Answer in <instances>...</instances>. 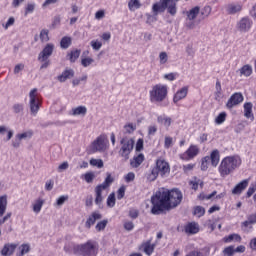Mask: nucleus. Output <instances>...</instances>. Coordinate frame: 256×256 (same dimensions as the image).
Wrapping results in <instances>:
<instances>
[{"label":"nucleus","instance_id":"1","mask_svg":"<svg viewBox=\"0 0 256 256\" xmlns=\"http://www.w3.org/2000/svg\"><path fill=\"white\" fill-rule=\"evenodd\" d=\"M183 201V194L177 189L158 191L151 198L153 205L151 213L153 215H159L162 211H169V209H175Z\"/></svg>","mask_w":256,"mask_h":256},{"label":"nucleus","instance_id":"2","mask_svg":"<svg viewBox=\"0 0 256 256\" xmlns=\"http://www.w3.org/2000/svg\"><path fill=\"white\" fill-rule=\"evenodd\" d=\"M99 250L97 242L88 240L84 244H75V242H67L64 246L65 253H73L82 256H97Z\"/></svg>","mask_w":256,"mask_h":256},{"label":"nucleus","instance_id":"3","mask_svg":"<svg viewBox=\"0 0 256 256\" xmlns=\"http://www.w3.org/2000/svg\"><path fill=\"white\" fill-rule=\"evenodd\" d=\"M171 173V166L164 158H158L155 160L154 166L150 168V171L146 174L147 181H157L159 177H167Z\"/></svg>","mask_w":256,"mask_h":256},{"label":"nucleus","instance_id":"4","mask_svg":"<svg viewBox=\"0 0 256 256\" xmlns=\"http://www.w3.org/2000/svg\"><path fill=\"white\" fill-rule=\"evenodd\" d=\"M241 157L239 155L226 156L220 162L218 167V173H220V177H229L231 173H234L236 169L241 167Z\"/></svg>","mask_w":256,"mask_h":256},{"label":"nucleus","instance_id":"5","mask_svg":"<svg viewBox=\"0 0 256 256\" xmlns=\"http://www.w3.org/2000/svg\"><path fill=\"white\" fill-rule=\"evenodd\" d=\"M169 95V88L165 84L153 85L149 91V99L151 103H163Z\"/></svg>","mask_w":256,"mask_h":256},{"label":"nucleus","instance_id":"6","mask_svg":"<svg viewBox=\"0 0 256 256\" xmlns=\"http://www.w3.org/2000/svg\"><path fill=\"white\" fill-rule=\"evenodd\" d=\"M120 145L119 155L124 161H128L129 156L133 152V147H135V140L133 138L123 137L120 140Z\"/></svg>","mask_w":256,"mask_h":256},{"label":"nucleus","instance_id":"7","mask_svg":"<svg viewBox=\"0 0 256 256\" xmlns=\"http://www.w3.org/2000/svg\"><path fill=\"white\" fill-rule=\"evenodd\" d=\"M107 149H109V140L105 134L98 136L90 146L91 153H103Z\"/></svg>","mask_w":256,"mask_h":256},{"label":"nucleus","instance_id":"8","mask_svg":"<svg viewBox=\"0 0 256 256\" xmlns=\"http://www.w3.org/2000/svg\"><path fill=\"white\" fill-rule=\"evenodd\" d=\"M29 99L30 113L35 117L39 113V109H41V99L39 98V93H37V88L30 91Z\"/></svg>","mask_w":256,"mask_h":256},{"label":"nucleus","instance_id":"9","mask_svg":"<svg viewBox=\"0 0 256 256\" xmlns=\"http://www.w3.org/2000/svg\"><path fill=\"white\" fill-rule=\"evenodd\" d=\"M253 27V20L249 17H243L238 22H236V31L238 33H249Z\"/></svg>","mask_w":256,"mask_h":256},{"label":"nucleus","instance_id":"10","mask_svg":"<svg viewBox=\"0 0 256 256\" xmlns=\"http://www.w3.org/2000/svg\"><path fill=\"white\" fill-rule=\"evenodd\" d=\"M200 152L201 150L199 149V146L191 144L185 152L179 155V157L182 161H191L197 157Z\"/></svg>","mask_w":256,"mask_h":256},{"label":"nucleus","instance_id":"11","mask_svg":"<svg viewBox=\"0 0 256 256\" xmlns=\"http://www.w3.org/2000/svg\"><path fill=\"white\" fill-rule=\"evenodd\" d=\"M5 211H7V195L0 196V223L3 225L6 221H9L13 216V213L8 212L5 215ZM5 215V216H4Z\"/></svg>","mask_w":256,"mask_h":256},{"label":"nucleus","instance_id":"12","mask_svg":"<svg viewBox=\"0 0 256 256\" xmlns=\"http://www.w3.org/2000/svg\"><path fill=\"white\" fill-rule=\"evenodd\" d=\"M244 100L243 94L241 92H236L230 96L226 103L227 109H233L237 105H241V102Z\"/></svg>","mask_w":256,"mask_h":256},{"label":"nucleus","instance_id":"13","mask_svg":"<svg viewBox=\"0 0 256 256\" xmlns=\"http://www.w3.org/2000/svg\"><path fill=\"white\" fill-rule=\"evenodd\" d=\"M55 49V45L49 43L47 44L44 49L38 55V61H47L51 55H53V50Z\"/></svg>","mask_w":256,"mask_h":256},{"label":"nucleus","instance_id":"14","mask_svg":"<svg viewBox=\"0 0 256 256\" xmlns=\"http://www.w3.org/2000/svg\"><path fill=\"white\" fill-rule=\"evenodd\" d=\"M100 219H103V215H101L99 211L92 212L91 215L88 216L85 222L86 229H91V227H93V225H95V223Z\"/></svg>","mask_w":256,"mask_h":256},{"label":"nucleus","instance_id":"15","mask_svg":"<svg viewBox=\"0 0 256 256\" xmlns=\"http://www.w3.org/2000/svg\"><path fill=\"white\" fill-rule=\"evenodd\" d=\"M75 77V70L71 68H66L59 76H57V80L60 83H65L67 79H73Z\"/></svg>","mask_w":256,"mask_h":256},{"label":"nucleus","instance_id":"16","mask_svg":"<svg viewBox=\"0 0 256 256\" xmlns=\"http://www.w3.org/2000/svg\"><path fill=\"white\" fill-rule=\"evenodd\" d=\"M247 187H249V179H244L232 189V195H241Z\"/></svg>","mask_w":256,"mask_h":256},{"label":"nucleus","instance_id":"17","mask_svg":"<svg viewBox=\"0 0 256 256\" xmlns=\"http://www.w3.org/2000/svg\"><path fill=\"white\" fill-rule=\"evenodd\" d=\"M184 231L186 235H197L200 231L199 224L196 222H190L185 225Z\"/></svg>","mask_w":256,"mask_h":256},{"label":"nucleus","instance_id":"18","mask_svg":"<svg viewBox=\"0 0 256 256\" xmlns=\"http://www.w3.org/2000/svg\"><path fill=\"white\" fill-rule=\"evenodd\" d=\"M189 93V87L184 86L180 90H178L173 97V103H179V101H182V99H185L187 97V94Z\"/></svg>","mask_w":256,"mask_h":256},{"label":"nucleus","instance_id":"19","mask_svg":"<svg viewBox=\"0 0 256 256\" xmlns=\"http://www.w3.org/2000/svg\"><path fill=\"white\" fill-rule=\"evenodd\" d=\"M165 9H167L166 0H160V2L153 4L152 13H154V15L157 16L159 15V13H164Z\"/></svg>","mask_w":256,"mask_h":256},{"label":"nucleus","instance_id":"20","mask_svg":"<svg viewBox=\"0 0 256 256\" xmlns=\"http://www.w3.org/2000/svg\"><path fill=\"white\" fill-rule=\"evenodd\" d=\"M140 249H142V251L146 255L151 256V255H153V252L155 251V244H152L151 240H147L146 242H143L141 244Z\"/></svg>","mask_w":256,"mask_h":256},{"label":"nucleus","instance_id":"21","mask_svg":"<svg viewBox=\"0 0 256 256\" xmlns=\"http://www.w3.org/2000/svg\"><path fill=\"white\" fill-rule=\"evenodd\" d=\"M211 253V248L206 246L201 250H193L190 251L186 256H209Z\"/></svg>","mask_w":256,"mask_h":256},{"label":"nucleus","instance_id":"22","mask_svg":"<svg viewBox=\"0 0 256 256\" xmlns=\"http://www.w3.org/2000/svg\"><path fill=\"white\" fill-rule=\"evenodd\" d=\"M157 123L163 125V127H166V129H169V127H171V124L173 123V119L163 114L157 117Z\"/></svg>","mask_w":256,"mask_h":256},{"label":"nucleus","instance_id":"23","mask_svg":"<svg viewBox=\"0 0 256 256\" xmlns=\"http://www.w3.org/2000/svg\"><path fill=\"white\" fill-rule=\"evenodd\" d=\"M17 249V244H5L4 247L1 250V255L3 256H11L13 253H15V250Z\"/></svg>","mask_w":256,"mask_h":256},{"label":"nucleus","instance_id":"24","mask_svg":"<svg viewBox=\"0 0 256 256\" xmlns=\"http://www.w3.org/2000/svg\"><path fill=\"white\" fill-rule=\"evenodd\" d=\"M240 77H251L253 75V66L245 64L238 70Z\"/></svg>","mask_w":256,"mask_h":256},{"label":"nucleus","instance_id":"25","mask_svg":"<svg viewBox=\"0 0 256 256\" xmlns=\"http://www.w3.org/2000/svg\"><path fill=\"white\" fill-rule=\"evenodd\" d=\"M212 167H217L219 165V161L221 159V155L219 154V150L215 149L211 152L209 156Z\"/></svg>","mask_w":256,"mask_h":256},{"label":"nucleus","instance_id":"26","mask_svg":"<svg viewBox=\"0 0 256 256\" xmlns=\"http://www.w3.org/2000/svg\"><path fill=\"white\" fill-rule=\"evenodd\" d=\"M43 205H45V200L42 198H37L34 203H32V211L38 215L41 213V209H43Z\"/></svg>","mask_w":256,"mask_h":256},{"label":"nucleus","instance_id":"27","mask_svg":"<svg viewBox=\"0 0 256 256\" xmlns=\"http://www.w3.org/2000/svg\"><path fill=\"white\" fill-rule=\"evenodd\" d=\"M103 191H105V189L102 188L101 186L95 187V204L96 205H101V203H103Z\"/></svg>","mask_w":256,"mask_h":256},{"label":"nucleus","instance_id":"28","mask_svg":"<svg viewBox=\"0 0 256 256\" xmlns=\"http://www.w3.org/2000/svg\"><path fill=\"white\" fill-rule=\"evenodd\" d=\"M70 115H73L74 117H77L79 115H81L82 117H85V115H87V107L78 106L76 108H72Z\"/></svg>","mask_w":256,"mask_h":256},{"label":"nucleus","instance_id":"29","mask_svg":"<svg viewBox=\"0 0 256 256\" xmlns=\"http://www.w3.org/2000/svg\"><path fill=\"white\" fill-rule=\"evenodd\" d=\"M222 241H223L224 243H233V241H234L235 243H241L242 238H241V235L234 233V234H230V235H228V236H225V237L222 239Z\"/></svg>","mask_w":256,"mask_h":256},{"label":"nucleus","instance_id":"30","mask_svg":"<svg viewBox=\"0 0 256 256\" xmlns=\"http://www.w3.org/2000/svg\"><path fill=\"white\" fill-rule=\"evenodd\" d=\"M244 116L246 117V119H254L253 103L251 102L244 103Z\"/></svg>","mask_w":256,"mask_h":256},{"label":"nucleus","instance_id":"31","mask_svg":"<svg viewBox=\"0 0 256 256\" xmlns=\"http://www.w3.org/2000/svg\"><path fill=\"white\" fill-rule=\"evenodd\" d=\"M143 161H145V155L138 154L130 161V165L134 169H137V167H139L143 163Z\"/></svg>","mask_w":256,"mask_h":256},{"label":"nucleus","instance_id":"32","mask_svg":"<svg viewBox=\"0 0 256 256\" xmlns=\"http://www.w3.org/2000/svg\"><path fill=\"white\" fill-rule=\"evenodd\" d=\"M243 10V5L241 4H229L227 6V13L229 15H235V13H240Z\"/></svg>","mask_w":256,"mask_h":256},{"label":"nucleus","instance_id":"33","mask_svg":"<svg viewBox=\"0 0 256 256\" xmlns=\"http://www.w3.org/2000/svg\"><path fill=\"white\" fill-rule=\"evenodd\" d=\"M166 9H168V13H170V15H176L177 3H175V0H166Z\"/></svg>","mask_w":256,"mask_h":256},{"label":"nucleus","instance_id":"34","mask_svg":"<svg viewBox=\"0 0 256 256\" xmlns=\"http://www.w3.org/2000/svg\"><path fill=\"white\" fill-rule=\"evenodd\" d=\"M199 12H200L199 6L192 8L191 10L186 12L187 19L189 21H193L194 19H197V15H199Z\"/></svg>","mask_w":256,"mask_h":256},{"label":"nucleus","instance_id":"35","mask_svg":"<svg viewBox=\"0 0 256 256\" xmlns=\"http://www.w3.org/2000/svg\"><path fill=\"white\" fill-rule=\"evenodd\" d=\"M113 181H115V179H113L111 173H107V177L105 178L104 182L98 186L105 190L108 189V187H111V183H113Z\"/></svg>","mask_w":256,"mask_h":256},{"label":"nucleus","instance_id":"36","mask_svg":"<svg viewBox=\"0 0 256 256\" xmlns=\"http://www.w3.org/2000/svg\"><path fill=\"white\" fill-rule=\"evenodd\" d=\"M72 39L69 36H64L60 41L61 49H69L71 47Z\"/></svg>","mask_w":256,"mask_h":256},{"label":"nucleus","instance_id":"37","mask_svg":"<svg viewBox=\"0 0 256 256\" xmlns=\"http://www.w3.org/2000/svg\"><path fill=\"white\" fill-rule=\"evenodd\" d=\"M256 223V213L250 214L247 220L242 222V227H249L250 225H255Z\"/></svg>","mask_w":256,"mask_h":256},{"label":"nucleus","instance_id":"38","mask_svg":"<svg viewBox=\"0 0 256 256\" xmlns=\"http://www.w3.org/2000/svg\"><path fill=\"white\" fill-rule=\"evenodd\" d=\"M18 251L20 253L16 254V256H24L31 251V246L29 244H22L21 246L18 247Z\"/></svg>","mask_w":256,"mask_h":256},{"label":"nucleus","instance_id":"39","mask_svg":"<svg viewBox=\"0 0 256 256\" xmlns=\"http://www.w3.org/2000/svg\"><path fill=\"white\" fill-rule=\"evenodd\" d=\"M137 130V124L128 123L124 126V133L131 135V133H135Z\"/></svg>","mask_w":256,"mask_h":256},{"label":"nucleus","instance_id":"40","mask_svg":"<svg viewBox=\"0 0 256 256\" xmlns=\"http://www.w3.org/2000/svg\"><path fill=\"white\" fill-rule=\"evenodd\" d=\"M227 120V112H221L216 118L215 123L216 125H223Z\"/></svg>","mask_w":256,"mask_h":256},{"label":"nucleus","instance_id":"41","mask_svg":"<svg viewBox=\"0 0 256 256\" xmlns=\"http://www.w3.org/2000/svg\"><path fill=\"white\" fill-rule=\"evenodd\" d=\"M79 55H81V50H74L71 51L68 54L69 60L71 61V63H75V61H77V59H79Z\"/></svg>","mask_w":256,"mask_h":256},{"label":"nucleus","instance_id":"42","mask_svg":"<svg viewBox=\"0 0 256 256\" xmlns=\"http://www.w3.org/2000/svg\"><path fill=\"white\" fill-rule=\"evenodd\" d=\"M209 163H211V158L205 156L201 160V171H207L209 169Z\"/></svg>","mask_w":256,"mask_h":256},{"label":"nucleus","instance_id":"43","mask_svg":"<svg viewBox=\"0 0 256 256\" xmlns=\"http://www.w3.org/2000/svg\"><path fill=\"white\" fill-rule=\"evenodd\" d=\"M31 137H33L32 131L23 132L16 135V139H18V141H23V139H31Z\"/></svg>","mask_w":256,"mask_h":256},{"label":"nucleus","instance_id":"44","mask_svg":"<svg viewBox=\"0 0 256 256\" xmlns=\"http://www.w3.org/2000/svg\"><path fill=\"white\" fill-rule=\"evenodd\" d=\"M24 110H25V105L21 103H16L12 106L13 113H16V114L23 113Z\"/></svg>","mask_w":256,"mask_h":256},{"label":"nucleus","instance_id":"45","mask_svg":"<svg viewBox=\"0 0 256 256\" xmlns=\"http://www.w3.org/2000/svg\"><path fill=\"white\" fill-rule=\"evenodd\" d=\"M109 223V221L107 220H102L100 222H98L95 226L96 231L101 232V231H105V227H107V224Z\"/></svg>","mask_w":256,"mask_h":256},{"label":"nucleus","instance_id":"46","mask_svg":"<svg viewBox=\"0 0 256 256\" xmlns=\"http://www.w3.org/2000/svg\"><path fill=\"white\" fill-rule=\"evenodd\" d=\"M90 165H92V167H98V169H102L104 164H103V160L92 158L90 160Z\"/></svg>","mask_w":256,"mask_h":256},{"label":"nucleus","instance_id":"47","mask_svg":"<svg viewBox=\"0 0 256 256\" xmlns=\"http://www.w3.org/2000/svg\"><path fill=\"white\" fill-rule=\"evenodd\" d=\"M40 39L42 43H47V41H49V30L43 29L40 32Z\"/></svg>","mask_w":256,"mask_h":256},{"label":"nucleus","instance_id":"48","mask_svg":"<svg viewBox=\"0 0 256 256\" xmlns=\"http://www.w3.org/2000/svg\"><path fill=\"white\" fill-rule=\"evenodd\" d=\"M128 7L130 11H133V9H139V7H141V3L139 2V0H130L128 3Z\"/></svg>","mask_w":256,"mask_h":256},{"label":"nucleus","instance_id":"49","mask_svg":"<svg viewBox=\"0 0 256 256\" xmlns=\"http://www.w3.org/2000/svg\"><path fill=\"white\" fill-rule=\"evenodd\" d=\"M194 215H196V217H203V215H205V208H203V206H196L194 208Z\"/></svg>","mask_w":256,"mask_h":256},{"label":"nucleus","instance_id":"50","mask_svg":"<svg viewBox=\"0 0 256 256\" xmlns=\"http://www.w3.org/2000/svg\"><path fill=\"white\" fill-rule=\"evenodd\" d=\"M90 45H91L92 49H94V51H99V49H101V47H103V43H101V41H99V40H92L90 42Z\"/></svg>","mask_w":256,"mask_h":256},{"label":"nucleus","instance_id":"51","mask_svg":"<svg viewBox=\"0 0 256 256\" xmlns=\"http://www.w3.org/2000/svg\"><path fill=\"white\" fill-rule=\"evenodd\" d=\"M69 200V196L68 195H62L60 196L57 200H56V203L55 205L57 207H61V205H64L65 204V201H68Z\"/></svg>","mask_w":256,"mask_h":256},{"label":"nucleus","instance_id":"52","mask_svg":"<svg viewBox=\"0 0 256 256\" xmlns=\"http://www.w3.org/2000/svg\"><path fill=\"white\" fill-rule=\"evenodd\" d=\"M223 255L224 256H233V255H235V247L228 246V247L224 248Z\"/></svg>","mask_w":256,"mask_h":256},{"label":"nucleus","instance_id":"53","mask_svg":"<svg viewBox=\"0 0 256 256\" xmlns=\"http://www.w3.org/2000/svg\"><path fill=\"white\" fill-rule=\"evenodd\" d=\"M83 177H84V181H86V183H93V179H95V173L87 172L83 175Z\"/></svg>","mask_w":256,"mask_h":256},{"label":"nucleus","instance_id":"54","mask_svg":"<svg viewBox=\"0 0 256 256\" xmlns=\"http://www.w3.org/2000/svg\"><path fill=\"white\" fill-rule=\"evenodd\" d=\"M256 191V182L251 183L247 192H246V197L249 199Z\"/></svg>","mask_w":256,"mask_h":256},{"label":"nucleus","instance_id":"55","mask_svg":"<svg viewBox=\"0 0 256 256\" xmlns=\"http://www.w3.org/2000/svg\"><path fill=\"white\" fill-rule=\"evenodd\" d=\"M95 60L93 58L87 57V58H82L81 60V65L82 67H89V65H92Z\"/></svg>","mask_w":256,"mask_h":256},{"label":"nucleus","instance_id":"56","mask_svg":"<svg viewBox=\"0 0 256 256\" xmlns=\"http://www.w3.org/2000/svg\"><path fill=\"white\" fill-rule=\"evenodd\" d=\"M107 206L115 207V193H111L107 198Z\"/></svg>","mask_w":256,"mask_h":256},{"label":"nucleus","instance_id":"57","mask_svg":"<svg viewBox=\"0 0 256 256\" xmlns=\"http://www.w3.org/2000/svg\"><path fill=\"white\" fill-rule=\"evenodd\" d=\"M13 25H15V18L14 17H10L5 24H2V27L5 30H7V29H9V27H13Z\"/></svg>","mask_w":256,"mask_h":256},{"label":"nucleus","instance_id":"58","mask_svg":"<svg viewBox=\"0 0 256 256\" xmlns=\"http://www.w3.org/2000/svg\"><path fill=\"white\" fill-rule=\"evenodd\" d=\"M159 59H160V65H165L167 63L169 57L167 56V52H161L159 54Z\"/></svg>","mask_w":256,"mask_h":256},{"label":"nucleus","instance_id":"59","mask_svg":"<svg viewBox=\"0 0 256 256\" xmlns=\"http://www.w3.org/2000/svg\"><path fill=\"white\" fill-rule=\"evenodd\" d=\"M173 145V138L171 136H166L164 140L165 149H169Z\"/></svg>","mask_w":256,"mask_h":256},{"label":"nucleus","instance_id":"60","mask_svg":"<svg viewBox=\"0 0 256 256\" xmlns=\"http://www.w3.org/2000/svg\"><path fill=\"white\" fill-rule=\"evenodd\" d=\"M35 11V3H28L25 8V16H27L29 13H33Z\"/></svg>","mask_w":256,"mask_h":256},{"label":"nucleus","instance_id":"61","mask_svg":"<svg viewBox=\"0 0 256 256\" xmlns=\"http://www.w3.org/2000/svg\"><path fill=\"white\" fill-rule=\"evenodd\" d=\"M126 183H131L132 181H135V173L129 172L127 175L124 176Z\"/></svg>","mask_w":256,"mask_h":256},{"label":"nucleus","instance_id":"62","mask_svg":"<svg viewBox=\"0 0 256 256\" xmlns=\"http://www.w3.org/2000/svg\"><path fill=\"white\" fill-rule=\"evenodd\" d=\"M23 69H25V64L20 63V64L15 65L14 75H19L20 71H23Z\"/></svg>","mask_w":256,"mask_h":256},{"label":"nucleus","instance_id":"63","mask_svg":"<svg viewBox=\"0 0 256 256\" xmlns=\"http://www.w3.org/2000/svg\"><path fill=\"white\" fill-rule=\"evenodd\" d=\"M164 79H166L167 81H175V79H177V73L172 72L169 74H165Z\"/></svg>","mask_w":256,"mask_h":256},{"label":"nucleus","instance_id":"64","mask_svg":"<svg viewBox=\"0 0 256 256\" xmlns=\"http://www.w3.org/2000/svg\"><path fill=\"white\" fill-rule=\"evenodd\" d=\"M201 15L203 17H207L208 15H211V7L210 6H205L202 10H201Z\"/></svg>","mask_w":256,"mask_h":256}]
</instances>
